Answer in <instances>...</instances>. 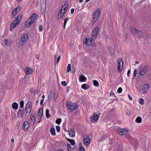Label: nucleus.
Wrapping results in <instances>:
<instances>
[{
  "instance_id": "53",
  "label": "nucleus",
  "mask_w": 151,
  "mask_h": 151,
  "mask_svg": "<svg viewBox=\"0 0 151 151\" xmlns=\"http://www.w3.org/2000/svg\"><path fill=\"white\" fill-rule=\"evenodd\" d=\"M43 102H44V99H42L41 100L40 102V104L41 105H42V104L43 103Z\"/></svg>"
},
{
  "instance_id": "36",
  "label": "nucleus",
  "mask_w": 151,
  "mask_h": 151,
  "mask_svg": "<svg viewBox=\"0 0 151 151\" xmlns=\"http://www.w3.org/2000/svg\"><path fill=\"white\" fill-rule=\"evenodd\" d=\"M67 7L65 6H63L61 9L60 10H62V12H63L64 13H65L66 11Z\"/></svg>"
},
{
  "instance_id": "43",
  "label": "nucleus",
  "mask_w": 151,
  "mask_h": 151,
  "mask_svg": "<svg viewBox=\"0 0 151 151\" xmlns=\"http://www.w3.org/2000/svg\"><path fill=\"white\" fill-rule=\"evenodd\" d=\"M67 147L68 151H71V146L70 144H68Z\"/></svg>"
},
{
  "instance_id": "14",
  "label": "nucleus",
  "mask_w": 151,
  "mask_h": 151,
  "mask_svg": "<svg viewBox=\"0 0 151 151\" xmlns=\"http://www.w3.org/2000/svg\"><path fill=\"white\" fill-rule=\"evenodd\" d=\"M99 28L98 27L96 28L93 31L92 33V35L94 37L95 39V37L97 36L98 33L99 32Z\"/></svg>"
},
{
  "instance_id": "9",
  "label": "nucleus",
  "mask_w": 151,
  "mask_h": 151,
  "mask_svg": "<svg viewBox=\"0 0 151 151\" xmlns=\"http://www.w3.org/2000/svg\"><path fill=\"white\" fill-rule=\"evenodd\" d=\"M149 86L147 84H144L141 87V91L142 93L146 92L149 88Z\"/></svg>"
},
{
  "instance_id": "26",
  "label": "nucleus",
  "mask_w": 151,
  "mask_h": 151,
  "mask_svg": "<svg viewBox=\"0 0 151 151\" xmlns=\"http://www.w3.org/2000/svg\"><path fill=\"white\" fill-rule=\"evenodd\" d=\"M60 59V56H58L57 55L55 56L54 63H57L58 62Z\"/></svg>"
},
{
  "instance_id": "23",
  "label": "nucleus",
  "mask_w": 151,
  "mask_h": 151,
  "mask_svg": "<svg viewBox=\"0 0 151 151\" xmlns=\"http://www.w3.org/2000/svg\"><path fill=\"white\" fill-rule=\"evenodd\" d=\"M79 80L80 82H85L87 80V78L84 76L82 75L79 77Z\"/></svg>"
},
{
  "instance_id": "4",
  "label": "nucleus",
  "mask_w": 151,
  "mask_h": 151,
  "mask_svg": "<svg viewBox=\"0 0 151 151\" xmlns=\"http://www.w3.org/2000/svg\"><path fill=\"white\" fill-rule=\"evenodd\" d=\"M68 109L70 110H75L78 107V104L76 103H73L68 102L66 105Z\"/></svg>"
},
{
  "instance_id": "27",
  "label": "nucleus",
  "mask_w": 151,
  "mask_h": 151,
  "mask_svg": "<svg viewBox=\"0 0 151 151\" xmlns=\"http://www.w3.org/2000/svg\"><path fill=\"white\" fill-rule=\"evenodd\" d=\"M37 15L35 14H33L31 16L30 19H31L33 22H34L36 18Z\"/></svg>"
},
{
  "instance_id": "32",
  "label": "nucleus",
  "mask_w": 151,
  "mask_h": 151,
  "mask_svg": "<svg viewBox=\"0 0 151 151\" xmlns=\"http://www.w3.org/2000/svg\"><path fill=\"white\" fill-rule=\"evenodd\" d=\"M135 122L137 123H140L142 122L141 118L140 116L138 117L135 119Z\"/></svg>"
},
{
  "instance_id": "5",
  "label": "nucleus",
  "mask_w": 151,
  "mask_h": 151,
  "mask_svg": "<svg viewBox=\"0 0 151 151\" xmlns=\"http://www.w3.org/2000/svg\"><path fill=\"white\" fill-rule=\"evenodd\" d=\"M94 37L90 38H85L83 40V43L86 45L91 46L92 44V42L95 40Z\"/></svg>"
},
{
  "instance_id": "38",
  "label": "nucleus",
  "mask_w": 151,
  "mask_h": 151,
  "mask_svg": "<svg viewBox=\"0 0 151 151\" xmlns=\"http://www.w3.org/2000/svg\"><path fill=\"white\" fill-rule=\"evenodd\" d=\"M93 85L95 86H99V83L97 81H96V80H94L93 81Z\"/></svg>"
},
{
  "instance_id": "55",
  "label": "nucleus",
  "mask_w": 151,
  "mask_h": 151,
  "mask_svg": "<svg viewBox=\"0 0 151 151\" xmlns=\"http://www.w3.org/2000/svg\"><path fill=\"white\" fill-rule=\"evenodd\" d=\"M128 98H129V99L130 100H132V98L130 96V95L129 94H128Z\"/></svg>"
},
{
  "instance_id": "45",
  "label": "nucleus",
  "mask_w": 151,
  "mask_h": 151,
  "mask_svg": "<svg viewBox=\"0 0 151 151\" xmlns=\"http://www.w3.org/2000/svg\"><path fill=\"white\" fill-rule=\"evenodd\" d=\"M79 149L80 151H85V148L83 147L82 146H80Z\"/></svg>"
},
{
  "instance_id": "25",
  "label": "nucleus",
  "mask_w": 151,
  "mask_h": 151,
  "mask_svg": "<svg viewBox=\"0 0 151 151\" xmlns=\"http://www.w3.org/2000/svg\"><path fill=\"white\" fill-rule=\"evenodd\" d=\"M42 109L41 108L39 109L38 114V119L41 118L42 116Z\"/></svg>"
},
{
  "instance_id": "18",
  "label": "nucleus",
  "mask_w": 151,
  "mask_h": 151,
  "mask_svg": "<svg viewBox=\"0 0 151 151\" xmlns=\"http://www.w3.org/2000/svg\"><path fill=\"white\" fill-rule=\"evenodd\" d=\"M29 125L28 122H25L23 123L22 128L24 131H26L29 127Z\"/></svg>"
},
{
  "instance_id": "62",
  "label": "nucleus",
  "mask_w": 151,
  "mask_h": 151,
  "mask_svg": "<svg viewBox=\"0 0 151 151\" xmlns=\"http://www.w3.org/2000/svg\"><path fill=\"white\" fill-rule=\"evenodd\" d=\"M57 151H64L61 149H59Z\"/></svg>"
},
{
  "instance_id": "61",
  "label": "nucleus",
  "mask_w": 151,
  "mask_h": 151,
  "mask_svg": "<svg viewBox=\"0 0 151 151\" xmlns=\"http://www.w3.org/2000/svg\"><path fill=\"white\" fill-rule=\"evenodd\" d=\"M135 63L137 64H138L139 63V62L138 61H136Z\"/></svg>"
},
{
  "instance_id": "12",
  "label": "nucleus",
  "mask_w": 151,
  "mask_h": 151,
  "mask_svg": "<svg viewBox=\"0 0 151 151\" xmlns=\"http://www.w3.org/2000/svg\"><path fill=\"white\" fill-rule=\"evenodd\" d=\"M118 132L120 135H122L128 134V131L126 129H120L118 130Z\"/></svg>"
},
{
  "instance_id": "51",
  "label": "nucleus",
  "mask_w": 151,
  "mask_h": 151,
  "mask_svg": "<svg viewBox=\"0 0 151 151\" xmlns=\"http://www.w3.org/2000/svg\"><path fill=\"white\" fill-rule=\"evenodd\" d=\"M60 127L58 126H57L56 127V129L58 132H59L60 131Z\"/></svg>"
},
{
  "instance_id": "50",
  "label": "nucleus",
  "mask_w": 151,
  "mask_h": 151,
  "mask_svg": "<svg viewBox=\"0 0 151 151\" xmlns=\"http://www.w3.org/2000/svg\"><path fill=\"white\" fill-rule=\"evenodd\" d=\"M61 84L63 86H65L66 85V83L65 81H62L61 82Z\"/></svg>"
},
{
  "instance_id": "56",
  "label": "nucleus",
  "mask_w": 151,
  "mask_h": 151,
  "mask_svg": "<svg viewBox=\"0 0 151 151\" xmlns=\"http://www.w3.org/2000/svg\"><path fill=\"white\" fill-rule=\"evenodd\" d=\"M36 58L37 59H39V56L38 55H35Z\"/></svg>"
},
{
  "instance_id": "49",
  "label": "nucleus",
  "mask_w": 151,
  "mask_h": 151,
  "mask_svg": "<svg viewBox=\"0 0 151 151\" xmlns=\"http://www.w3.org/2000/svg\"><path fill=\"white\" fill-rule=\"evenodd\" d=\"M110 95L111 96H112L114 97H116V96L114 94V93L113 92H111L110 93Z\"/></svg>"
},
{
  "instance_id": "59",
  "label": "nucleus",
  "mask_w": 151,
  "mask_h": 151,
  "mask_svg": "<svg viewBox=\"0 0 151 151\" xmlns=\"http://www.w3.org/2000/svg\"><path fill=\"white\" fill-rule=\"evenodd\" d=\"M11 141L13 143H14V139H11Z\"/></svg>"
},
{
  "instance_id": "58",
  "label": "nucleus",
  "mask_w": 151,
  "mask_h": 151,
  "mask_svg": "<svg viewBox=\"0 0 151 151\" xmlns=\"http://www.w3.org/2000/svg\"><path fill=\"white\" fill-rule=\"evenodd\" d=\"M41 121V118L40 119H38L37 120V123H39Z\"/></svg>"
},
{
  "instance_id": "44",
  "label": "nucleus",
  "mask_w": 151,
  "mask_h": 151,
  "mask_svg": "<svg viewBox=\"0 0 151 151\" xmlns=\"http://www.w3.org/2000/svg\"><path fill=\"white\" fill-rule=\"evenodd\" d=\"M24 105V101L23 100H22L20 102V107L22 108L23 107Z\"/></svg>"
},
{
  "instance_id": "24",
  "label": "nucleus",
  "mask_w": 151,
  "mask_h": 151,
  "mask_svg": "<svg viewBox=\"0 0 151 151\" xmlns=\"http://www.w3.org/2000/svg\"><path fill=\"white\" fill-rule=\"evenodd\" d=\"M24 112L22 110H19V111L17 113V116L19 118L22 117L23 115Z\"/></svg>"
},
{
  "instance_id": "42",
  "label": "nucleus",
  "mask_w": 151,
  "mask_h": 151,
  "mask_svg": "<svg viewBox=\"0 0 151 151\" xmlns=\"http://www.w3.org/2000/svg\"><path fill=\"white\" fill-rule=\"evenodd\" d=\"M71 65L70 64H68V65L67 68V72L68 73L70 70Z\"/></svg>"
},
{
  "instance_id": "47",
  "label": "nucleus",
  "mask_w": 151,
  "mask_h": 151,
  "mask_svg": "<svg viewBox=\"0 0 151 151\" xmlns=\"http://www.w3.org/2000/svg\"><path fill=\"white\" fill-rule=\"evenodd\" d=\"M137 73V70L136 69L134 70L133 72V76L135 77L136 76Z\"/></svg>"
},
{
  "instance_id": "48",
  "label": "nucleus",
  "mask_w": 151,
  "mask_h": 151,
  "mask_svg": "<svg viewBox=\"0 0 151 151\" xmlns=\"http://www.w3.org/2000/svg\"><path fill=\"white\" fill-rule=\"evenodd\" d=\"M126 114L127 115V116H129L130 114V112L128 110H126Z\"/></svg>"
},
{
  "instance_id": "21",
  "label": "nucleus",
  "mask_w": 151,
  "mask_h": 151,
  "mask_svg": "<svg viewBox=\"0 0 151 151\" xmlns=\"http://www.w3.org/2000/svg\"><path fill=\"white\" fill-rule=\"evenodd\" d=\"M130 31L134 35L137 34V32H138V30L137 29L135 28L132 27H131L130 28Z\"/></svg>"
},
{
  "instance_id": "46",
  "label": "nucleus",
  "mask_w": 151,
  "mask_h": 151,
  "mask_svg": "<svg viewBox=\"0 0 151 151\" xmlns=\"http://www.w3.org/2000/svg\"><path fill=\"white\" fill-rule=\"evenodd\" d=\"M122 88L121 87H119L117 91V92L119 93H121L122 91Z\"/></svg>"
},
{
  "instance_id": "41",
  "label": "nucleus",
  "mask_w": 151,
  "mask_h": 151,
  "mask_svg": "<svg viewBox=\"0 0 151 151\" xmlns=\"http://www.w3.org/2000/svg\"><path fill=\"white\" fill-rule=\"evenodd\" d=\"M62 120L60 118H58L55 121V122L56 123L58 124H59L61 122Z\"/></svg>"
},
{
  "instance_id": "30",
  "label": "nucleus",
  "mask_w": 151,
  "mask_h": 151,
  "mask_svg": "<svg viewBox=\"0 0 151 151\" xmlns=\"http://www.w3.org/2000/svg\"><path fill=\"white\" fill-rule=\"evenodd\" d=\"M50 132L51 134L53 135H55V130L54 128L51 127L50 129Z\"/></svg>"
},
{
  "instance_id": "57",
  "label": "nucleus",
  "mask_w": 151,
  "mask_h": 151,
  "mask_svg": "<svg viewBox=\"0 0 151 151\" xmlns=\"http://www.w3.org/2000/svg\"><path fill=\"white\" fill-rule=\"evenodd\" d=\"M70 12H71V14L73 13L74 12V9H71V10Z\"/></svg>"
},
{
  "instance_id": "8",
  "label": "nucleus",
  "mask_w": 151,
  "mask_h": 151,
  "mask_svg": "<svg viewBox=\"0 0 151 151\" xmlns=\"http://www.w3.org/2000/svg\"><path fill=\"white\" fill-rule=\"evenodd\" d=\"M117 62L118 63L117 70L118 71L120 72L123 68V62L122 59L120 58L118 59Z\"/></svg>"
},
{
  "instance_id": "29",
  "label": "nucleus",
  "mask_w": 151,
  "mask_h": 151,
  "mask_svg": "<svg viewBox=\"0 0 151 151\" xmlns=\"http://www.w3.org/2000/svg\"><path fill=\"white\" fill-rule=\"evenodd\" d=\"M12 107L14 109H17L18 108V104L16 102H14L12 105Z\"/></svg>"
},
{
  "instance_id": "39",
  "label": "nucleus",
  "mask_w": 151,
  "mask_h": 151,
  "mask_svg": "<svg viewBox=\"0 0 151 151\" xmlns=\"http://www.w3.org/2000/svg\"><path fill=\"white\" fill-rule=\"evenodd\" d=\"M69 19L68 18H66L64 20V22L63 27L64 29L65 28V26L67 22L68 21Z\"/></svg>"
},
{
  "instance_id": "19",
  "label": "nucleus",
  "mask_w": 151,
  "mask_h": 151,
  "mask_svg": "<svg viewBox=\"0 0 151 151\" xmlns=\"http://www.w3.org/2000/svg\"><path fill=\"white\" fill-rule=\"evenodd\" d=\"M29 122L30 124L33 125L35 122V118L33 115H32L29 119Z\"/></svg>"
},
{
  "instance_id": "40",
  "label": "nucleus",
  "mask_w": 151,
  "mask_h": 151,
  "mask_svg": "<svg viewBox=\"0 0 151 151\" xmlns=\"http://www.w3.org/2000/svg\"><path fill=\"white\" fill-rule=\"evenodd\" d=\"M137 34H138V36L140 37V38H142L143 37V35L141 32L139 31V30H138V32L137 33Z\"/></svg>"
},
{
  "instance_id": "64",
  "label": "nucleus",
  "mask_w": 151,
  "mask_h": 151,
  "mask_svg": "<svg viewBox=\"0 0 151 151\" xmlns=\"http://www.w3.org/2000/svg\"><path fill=\"white\" fill-rule=\"evenodd\" d=\"M91 0H86V2H88L89 1H90Z\"/></svg>"
},
{
  "instance_id": "1",
  "label": "nucleus",
  "mask_w": 151,
  "mask_h": 151,
  "mask_svg": "<svg viewBox=\"0 0 151 151\" xmlns=\"http://www.w3.org/2000/svg\"><path fill=\"white\" fill-rule=\"evenodd\" d=\"M22 16L21 15H19L17 17L15 20L11 24L10 28L11 30H12L19 24L22 19Z\"/></svg>"
},
{
  "instance_id": "2",
  "label": "nucleus",
  "mask_w": 151,
  "mask_h": 151,
  "mask_svg": "<svg viewBox=\"0 0 151 151\" xmlns=\"http://www.w3.org/2000/svg\"><path fill=\"white\" fill-rule=\"evenodd\" d=\"M28 38V35L27 34H25L22 35L21 38L20 42L18 44L19 48L22 47L26 43Z\"/></svg>"
},
{
  "instance_id": "6",
  "label": "nucleus",
  "mask_w": 151,
  "mask_h": 151,
  "mask_svg": "<svg viewBox=\"0 0 151 151\" xmlns=\"http://www.w3.org/2000/svg\"><path fill=\"white\" fill-rule=\"evenodd\" d=\"M32 105V103L29 101H28L25 107V111L26 114L29 113L31 111Z\"/></svg>"
},
{
  "instance_id": "35",
  "label": "nucleus",
  "mask_w": 151,
  "mask_h": 151,
  "mask_svg": "<svg viewBox=\"0 0 151 151\" xmlns=\"http://www.w3.org/2000/svg\"><path fill=\"white\" fill-rule=\"evenodd\" d=\"M46 0H41V5L43 6H45L46 4Z\"/></svg>"
},
{
  "instance_id": "7",
  "label": "nucleus",
  "mask_w": 151,
  "mask_h": 151,
  "mask_svg": "<svg viewBox=\"0 0 151 151\" xmlns=\"http://www.w3.org/2000/svg\"><path fill=\"white\" fill-rule=\"evenodd\" d=\"M148 68L146 65H144L140 69L139 72V75L140 76H142L145 75L148 71Z\"/></svg>"
},
{
  "instance_id": "13",
  "label": "nucleus",
  "mask_w": 151,
  "mask_h": 151,
  "mask_svg": "<svg viewBox=\"0 0 151 151\" xmlns=\"http://www.w3.org/2000/svg\"><path fill=\"white\" fill-rule=\"evenodd\" d=\"M55 96L54 93L53 91L50 92L48 94V101L49 102H50L51 100L54 99Z\"/></svg>"
},
{
  "instance_id": "11",
  "label": "nucleus",
  "mask_w": 151,
  "mask_h": 151,
  "mask_svg": "<svg viewBox=\"0 0 151 151\" xmlns=\"http://www.w3.org/2000/svg\"><path fill=\"white\" fill-rule=\"evenodd\" d=\"M33 72V70L30 68L25 67L24 70V72L27 75L32 74Z\"/></svg>"
},
{
  "instance_id": "3",
  "label": "nucleus",
  "mask_w": 151,
  "mask_h": 151,
  "mask_svg": "<svg viewBox=\"0 0 151 151\" xmlns=\"http://www.w3.org/2000/svg\"><path fill=\"white\" fill-rule=\"evenodd\" d=\"M101 12V9H98L95 11L93 15V18L92 20V24H94L99 18Z\"/></svg>"
},
{
  "instance_id": "20",
  "label": "nucleus",
  "mask_w": 151,
  "mask_h": 151,
  "mask_svg": "<svg viewBox=\"0 0 151 151\" xmlns=\"http://www.w3.org/2000/svg\"><path fill=\"white\" fill-rule=\"evenodd\" d=\"M69 136L71 137H73L75 135V132L73 128H71L68 132Z\"/></svg>"
},
{
  "instance_id": "17",
  "label": "nucleus",
  "mask_w": 151,
  "mask_h": 151,
  "mask_svg": "<svg viewBox=\"0 0 151 151\" xmlns=\"http://www.w3.org/2000/svg\"><path fill=\"white\" fill-rule=\"evenodd\" d=\"M34 22L31 19H28L26 22L25 25L26 27H28L30 26Z\"/></svg>"
},
{
  "instance_id": "60",
  "label": "nucleus",
  "mask_w": 151,
  "mask_h": 151,
  "mask_svg": "<svg viewBox=\"0 0 151 151\" xmlns=\"http://www.w3.org/2000/svg\"><path fill=\"white\" fill-rule=\"evenodd\" d=\"M45 96L44 95H43L42 96V99H44L45 98Z\"/></svg>"
},
{
  "instance_id": "34",
  "label": "nucleus",
  "mask_w": 151,
  "mask_h": 151,
  "mask_svg": "<svg viewBox=\"0 0 151 151\" xmlns=\"http://www.w3.org/2000/svg\"><path fill=\"white\" fill-rule=\"evenodd\" d=\"M139 103L142 105L144 104V100L142 98H140L139 100Z\"/></svg>"
},
{
  "instance_id": "31",
  "label": "nucleus",
  "mask_w": 151,
  "mask_h": 151,
  "mask_svg": "<svg viewBox=\"0 0 151 151\" xmlns=\"http://www.w3.org/2000/svg\"><path fill=\"white\" fill-rule=\"evenodd\" d=\"M89 87V86L86 84H84L81 85V88L84 90H86Z\"/></svg>"
},
{
  "instance_id": "16",
  "label": "nucleus",
  "mask_w": 151,
  "mask_h": 151,
  "mask_svg": "<svg viewBox=\"0 0 151 151\" xmlns=\"http://www.w3.org/2000/svg\"><path fill=\"white\" fill-rule=\"evenodd\" d=\"M20 6H18L13 10L12 13V17H13L20 10Z\"/></svg>"
},
{
  "instance_id": "63",
  "label": "nucleus",
  "mask_w": 151,
  "mask_h": 151,
  "mask_svg": "<svg viewBox=\"0 0 151 151\" xmlns=\"http://www.w3.org/2000/svg\"><path fill=\"white\" fill-rule=\"evenodd\" d=\"M83 0H80L79 1L80 3H81L83 2Z\"/></svg>"
},
{
  "instance_id": "37",
  "label": "nucleus",
  "mask_w": 151,
  "mask_h": 151,
  "mask_svg": "<svg viewBox=\"0 0 151 151\" xmlns=\"http://www.w3.org/2000/svg\"><path fill=\"white\" fill-rule=\"evenodd\" d=\"M46 116L47 118H49L50 117V114L49 113V110L48 109H46Z\"/></svg>"
},
{
  "instance_id": "52",
  "label": "nucleus",
  "mask_w": 151,
  "mask_h": 151,
  "mask_svg": "<svg viewBox=\"0 0 151 151\" xmlns=\"http://www.w3.org/2000/svg\"><path fill=\"white\" fill-rule=\"evenodd\" d=\"M43 29V27L42 25H40L39 27V30L40 31H42Z\"/></svg>"
},
{
  "instance_id": "54",
  "label": "nucleus",
  "mask_w": 151,
  "mask_h": 151,
  "mask_svg": "<svg viewBox=\"0 0 151 151\" xmlns=\"http://www.w3.org/2000/svg\"><path fill=\"white\" fill-rule=\"evenodd\" d=\"M130 73V70H128L127 72V76L128 77L129 76Z\"/></svg>"
},
{
  "instance_id": "22",
  "label": "nucleus",
  "mask_w": 151,
  "mask_h": 151,
  "mask_svg": "<svg viewBox=\"0 0 151 151\" xmlns=\"http://www.w3.org/2000/svg\"><path fill=\"white\" fill-rule=\"evenodd\" d=\"M2 45L4 46H8L10 45V43L7 40H4L3 41Z\"/></svg>"
},
{
  "instance_id": "28",
  "label": "nucleus",
  "mask_w": 151,
  "mask_h": 151,
  "mask_svg": "<svg viewBox=\"0 0 151 151\" xmlns=\"http://www.w3.org/2000/svg\"><path fill=\"white\" fill-rule=\"evenodd\" d=\"M64 14L65 13H64L62 12V10H60L58 15V19L61 18L63 17Z\"/></svg>"
},
{
  "instance_id": "10",
  "label": "nucleus",
  "mask_w": 151,
  "mask_h": 151,
  "mask_svg": "<svg viewBox=\"0 0 151 151\" xmlns=\"http://www.w3.org/2000/svg\"><path fill=\"white\" fill-rule=\"evenodd\" d=\"M99 115L100 114L98 115L96 113H94L93 115L91 116V121L93 122L96 121L98 119Z\"/></svg>"
},
{
  "instance_id": "33",
  "label": "nucleus",
  "mask_w": 151,
  "mask_h": 151,
  "mask_svg": "<svg viewBox=\"0 0 151 151\" xmlns=\"http://www.w3.org/2000/svg\"><path fill=\"white\" fill-rule=\"evenodd\" d=\"M67 140L69 141L72 145H74L75 144V141L73 139H67Z\"/></svg>"
},
{
  "instance_id": "15",
  "label": "nucleus",
  "mask_w": 151,
  "mask_h": 151,
  "mask_svg": "<svg viewBox=\"0 0 151 151\" xmlns=\"http://www.w3.org/2000/svg\"><path fill=\"white\" fill-rule=\"evenodd\" d=\"M90 139L89 136H88L86 138H84L83 139V142L84 145L86 146H87L90 144Z\"/></svg>"
}]
</instances>
